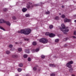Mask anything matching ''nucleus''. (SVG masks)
Returning a JSON list of instances; mask_svg holds the SVG:
<instances>
[{
	"label": "nucleus",
	"mask_w": 76,
	"mask_h": 76,
	"mask_svg": "<svg viewBox=\"0 0 76 76\" xmlns=\"http://www.w3.org/2000/svg\"><path fill=\"white\" fill-rule=\"evenodd\" d=\"M31 30L30 28H26L20 31L21 34H23L25 35H28L30 34Z\"/></svg>",
	"instance_id": "f257e3e1"
},
{
	"label": "nucleus",
	"mask_w": 76,
	"mask_h": 76,
	"mask_svg": "<svg viewBox=\"0 0 76 76\" xmlns=\"http://www.w3.org/2000/svg\"><path fill=\"white\" fill-rule=\"evenodd\" d=\"M39 42H42L43 44H46L48 42V40L45 38H43L40 39Z\"/></svg>",
	"instance_id": "f03ea898"
},
{
	"label": "nucleus",
	"mask_w": 76,
	"mask_h": 76,
	"mask_svg": "<svg viewBox=\"0 0 76 76\" xmlns=\"http://www.w3.org/2000/svg\"><path fill=\"white\" fill-rule=\"evenodd\" d=\"M73 63V61H71L69 62L68 63H67L66 66L69 68H71V67H72V65L71 64H72Z\"/></svg>",
	"instance_id": "7ed1b4c3"
},
{
	"label": "nucleus",
	"mask_w": 76,
	"mask_h": 76,
	"mask_svg": "<svg viewBox=\"0 0 76 76\" xmlns=\"http://www.w3.org/2000/svg\"><path fill=\"white\" fill-rule=\"evenodd\" d=\"M31 4H32V3L31 2H29L28 4H27L26 7L27 9H29V8H31V7H34V6L33 5H31Z\"/></svg>",
	"instance_id": "20e7f679"
},
{
	"label": "nucleus",
	"mask_w": 76,
	"mask_h": 76,
	"mask_svg": "<svg viewBox=\"0 0 76 76\" xmlns=\"http://www.w3.org/2000/svg\"><path fill=\"white\" fill-rule=\"evenodd\" d=\"M61 31H62V32H63L64 34H66V32H69V30L68 29H66L65 30L62 28L61 29Z\"/></svg>",
	"instance_id": "39448f33"
},
{
	"label": "nucleus",
	"mask_w": 76,
	"mask_h": 76,
	"mask_svg": "<svg viewBox=\"0 0 76 76\" xmlns=\"http://www.w3.org/2000/svg\"><path fill=\"white\" fill-rule=\"evenodd\" d=\"M71 21V20L70 19H67V18H65L64 19V22H70Z\"/></svg>",
	"instance_id": "423d86ee"
},
{
	"label": "nucleus",
	"mask_w": 76,
	"mask_h": 76,
	"mask_svg": "<svg viewBox=\"0 0 76 76\" xmlns=\"http://www.w3.org/2000/svg\"><path fill=\"white\" fill-rule=\"evenodd\" d=\"M5 22H6V21L4 19H0V23H5Z\"/></svg>",
	"instance_id": "0eeeda50"
},
{
	"label": "nucleus",
	"mask_w": 76,
	"mask_h": 76,
	"mask_svg": "<svg viewBox=\"0 0 76 76\" xmlns=\"http://www.w3.org/2000/svg\"><path fill=\"white\" fill-rule=\"evenodd\" d=\"M61 26L62 28L61 29H67L68 28H69L68 27H65V26L64 25V24H62L61 25Z\"/></svg>",
	"instance_id": "6e6552de"
},
{
	"label": "nucleus",
	"mask_w": 76,
	"mask_h": 76,
	"mask_svg": "<svg viewBox=\"0 0 76 76\" xmlns=\"http://www.w3.org/2000/svg\"><path fill=\"white\" fill-rule=\"evenodd\" d=\"M55 34H53V33H50L49 34V37H51V38H52L53 37H54L55 36Z\"/></svg>",
	"instance_id": "1a4fd4ad"
},
{
	"label": "nucleus",
	"mask_w": 76,
	"mask_h": 76,
	"mask_svg": "<svg viewBox=\"0 0 76 76\" xmlns=\"http://www.w3.org/2000/svg\"><path fill=\"white\" fill-rule=\"evenodd\" d=\"M22 11L23 12H25L27 11V9L25 8H24L22 9Z\"/></svg>",
	"instance_id": "9d476101"
},
{
	"label": "nucleus",
	"mask_w": 76,
	"mask_h": 76,
	"mask_svg": "<svg viewBox=\"0 0 76 76\" xmlns=\"http://www.w3.org/2000/svg\"><path fill=\"white\" fill-rule=\"evenodd\" d=\"M5 23H6L7 25L9 26H10V25H11V24H10V22H9L5 21Z\"/></svg>",
	"instance_id": "9b49d317"
},
{
	"label": "nucleus",
	"mask_w": 76,
	"mask_h": 76,
	"mask_svg": "<svg viewBox=\"0 0 76 76\" xmlns=\"http://www.w3.org/2000/svg\"><path fill=\"white\" fill-rule=\"evenodd\" d=\"M50 67H56V65L53 64H50L49 65Z\"/></svg>",
	"instance_id": "f8f14e48"
},
{
	"label": "nucleus",
	"mask_w": 76,
	"mask_h": 76,
	"mask_svg": "<svg viewBox=\"0 0 76 76\" xmlns=\"http://www.w3.org/2000/svg\"><path fill=\"white\" fill-rule=\"evenodd\" d=\"M12 58H16V57H18V56L16 55H13L12 56Z\"/></svg>",
	"instance_id": "ddd939ff"
},
{
	"label": "nucleus",
	"mask_w": 76,
	"mask_h": 76,
	"mask_svg": "<svg viewBox=\"0 0 76 76\" xmlns=\"http://www.w3.org/2000/svg\"><path fill=\"white\" fill-rule=\"evenodd\" d=\"M33 70L34 71H36V70H37V67L34 66L33 68Z\"/></svg>",
	"instance_id": "4468645a"
},
{
	"label": "nucleus",
	"mask_w": 76,
	"mask_h": 76,
	"mask_svg": "<svg viewBox=\"0 0 76 76\" xmlns=\"http://www.w3.org/2000/svg\"><path fill=\"white\" fill-rule=\"evenodd\" d=\"M59 39H56L55 40V42H58L59 41Z\"/></svg>",
	"instance_id": "2eb2a0df"
},
{
	"label": "nucleus",
	"mask_w": 76,
	"mask_h": 76,
	"mask_svg": "<svg viewBox=\"0 0 76 76\" xmlns=\"http://www.w3.org/2000/svg\"><path fill=\"white\" fill-rule=\"evenodd\" d=\"M25 52L27 53H29V50H25Z\"/></svg>",
	"instance_id": "dca6fc26"
},
{
	"label": "nucleus",
	"mask_w": 76,
	"mask_h": 76,
	"mask_svg": "<svg viewBox=\"0 0 76 76\" xmlns=\"http://www.w3.org/2000/svg\"><path fill=\"white\" fill-rule=\"evenodd\" d=\"M53 28V26L52 25H51L49 26L50 29H52Z\"/></svg>",
	"instance_id": "f3484780"
},
{
	"label": "nucleus",
	"mask_w": 76,
	"mask_h": 76,
	"mask_svg": "<svg viewBox=\"0 0 76 76\" xmlns=\"http://www.w3.org/2000/svg\"><path fill=\"white\" fill-rule=\"evenodd\" d=\"M22 69L21 68H18V71L19 72H21V71H22Z\"/></svg>",
	"instance_id": "a211bd4d"
},
{
	"label": "nucleus",
	"mask_w": 76,
	"mask_h": 76,
	"mask_svg": "<svg viewBox=\"0 0 76 76\" xmlns=\"http://www.w3.org/2000/svg\"><path fill=\"white\" fill-rule=\"evenodd\" d=\"M19 67H22L23 66V64H22V63H21L19 64Z\"/></svg>",
	"instance_id": "6ab92c4d"
},
{
	"label": "nucleus",
	"mask_w": 76,
	"mask_h": 76,
	"mask_svg": "<svg viewBox=\"0 0 76 76\" xmlns=\"http://www.w3.org/2000/svg\"><path fill=\"white\" fill-rule=\"evenodd\" d=\"M28 57V55H27L26 54H24V55H23V57L24 58H27Z\"/></svg>",
	"instance_id": "aec40b11"
},
{
	"label": "nucleus",
	"mask_w": 76,
	"mask_h": 76,
	"mask_svg": "<svg viewBox=\"0 0 76 76\" xmlns=\"http://www.w3.org/2000/svg\"><path fill=\"white\" fill-rule=\"evenodd\" d=\"M50 33L48 32H47L45 33L46 35H47V36L49 35V37H50Z\"/></svg>",
	"instance_id": "412c9836"
},
{
	"label": "nucleus",
	"mask_w": 76,
	"mask_h": 76,
	"mask_svg": "<svg viewBox=\"0 0 76 76\" xmlns=\"http://www.w3.org/2000/svg\"><path fill=\"white\" fill-rule=\"evenodd\" d=\"M55 19H56V20H58L59 19V17L58 16H56L55 18Z\"/></svg>",
	"instance_id": "4be33fe9"
},
{
	"label": "nucleus",
	"mask_w": 76,
	"mask_h": 76,
	"mask_svg": "<svg viewBox=\"0 0 76 76\" xmlns=\"http://www.w3.org/2000/svg\"><path fill=\"white\" fill-rule=\"evenodd\" d=\"M0 29H2L3 31H5V29L4 28H3V27H1V26H0Z\"/></svg>",
	"instance_id": "5701e85b"
},
{
	"label": "nucleus",
	"mask_w": 76,
	"mask_h": 76,
	"mask_svg": "<svg viewBox=\"0 0 76 76\" xmlns=\"http://www.w3.org/2000/svg\"><path fill=\"white\" fill-rule=\"evenodd\" d=\"M69 72H70V73H72V72H73V69H71L69 70Z\"/></svg>",
	"instance_id": "b1692460"
},
{
	"label": "nucleus",
	"mask_w": 76,
	"mask_h": 76,
	"mask_svg": "<svg viewBox=\"0 0 76 76\" xmlns=\"http://www.w3.org/2000/svg\"><path fill=\"white\" fill-rule=\"evenodd\" d=\"M10 53V52L9 51H7L6 52V54L9 55Z\"/></svg>",
	"instance_id": "393cba45"
},
{
	"label": "nucleus",
	"mask_w": 76,
	"mask_h": 76,
	"mask_svg": "<svg viewBox=\"0 0 76 76\" xmlns=\"http://www.w3.org/2000/svg\"><path fill=\"white\" fill-rule=\"evenodd\" d=\"M42 58H45V56H44V55H42L41 56Z\"/></svg>",
	"instance_id": "a878e982"
},
{
	"label": "nucleus",
	"mask_w": 76,
	"mask_h": 76,
	"mask_svg": "<svg viewBox=\"0 0 76 76\" xmlns=\"http://www.w3.org/2000/svg\"><path fill=\"white\" fill-rule=\"evenodd\" d=\"M33 45H37V43H36L35 42H34L33 43Z\"/></svg>",
	"instance_id": "bb28decb"
},
{
	"label": "nucleus",
	"mask_w": 76,
	"mask_h": 76,
	"mask_svg": "<svg viewBox=\"0 0 76 76\" xmlns=\"http://www.w3.org/2000/svg\"><path fill=\"white\" fill-rule=\"evenodd\" d=\"M12 18L14 20H15V19H16V17L14 16L12 17Z\"/></svg>",
	"instance_id": "cd10ccee"
},
{
	"label": "nucleus",
	"mask_w": 76,
	"mask_h": 76,
	"mask_svg": "<svg viewBox=\"0 0 76 76\" xmlns=\"http://www.w3.org/2000/svg\"><path fill=\"white\" fill-rule=\"evenodd\" d=\"M67 39H68L67 38H65L64 39L63 41H67Z\"/></svg>",
	"instance_id": "c85d7f7f"
},
{
	"label": "nucleus",
	"mask_w": 76,
	"mask_h": 76,
	"mask_svg": "<svg viewBox=\"0 0 76 76\" xmlns=\"http://www.w3.org/2000/svg\"><path fill=\"white\" fill-rule=\"evenodd\" d=\"M39 48H37L35 50V51H36V52H38V51H39Z\"/></svg>",
	"instance_id": "c756f323"
},
{
	"label": "nucleus",
	"mask_w": 76,
	"mask_h": 76,
	"mask_svg": "<svg viewBox=\"0 0 76 76\" xmlns=\"http://www.w3.org/2000/svg\"><path fill=\"white\" fill-rule=\"evenodd\" d=\"M18 51H22V48H20L18 49Z\"/></svg>",
	"instance_id": "7c9ffc66"
},
{
	"label": "nucleus",
	"mask_w": 76,
	"mask_h": 76,
	"mask_svg": "<svg viewBox=\"0 0 76 76\" xmlns=\"http://www.w3.org/2000/svg\"><path fill=\"white\" fill-rule=\"evenodd\" d=\"M30 15L28 14H27L25 15L26 17H29Z\"/></svg>",
	"instance_id": "2f4dec72"
},
{
	"label": "nucleus",
	"mask_w": 76,
	"mask_h": 76,
	"mask_svg": "<svg viewBox=\"0 0 76 76\" xmlns=\"http://www.w3.org/2000/svg\"><path fill=\"white\" fill-rule=\"evenodd\" d=\"M13 47V45H9V47H10V48H12V47Z\"/></svg>",
	"instance_id": "473e14b6"
},
{
	"label": "nucleus",
	"mask_w": 76,
	"mask_h": 76,
	"mask_svg": "<svg viewBox=\"0 0 76 76\" xmlns=\"http://www.w3.org/2000/svg\"><path fill=\"white\" fill-rule=\"evenodd\" d=\"M3 10H4L5 12H6V11L7 10V8L3 9Z\"/></svg>",
	"instance_id": "72a5a7b5"
},
{
	"label": "nucleus",
	"mask_w": 76,
	"mask_h": 76,
	"mask_svg": "<svg viewBox=\"0 0 76 76\" xmlns=\"http://www.w3.org/2000/svg\"><path fill=\"white\" fill-rule=\"evenodd\" d=\"M61 17L62 18H65V15H61Z\"/></svg>",
	"instance_id": "f704fd0d"
},
{
	"label": "nucleus",
	"mask_w": 76,
	"mask_h": 76,
	"mask_svg": "<svg viewBox=\"0 0 76 76\" xmlns=\"http://www.w3.org/2000/svg\"><path fill=\"white\" fill-rule=\"evenodd\" d=\"M51 76H55V74L52 73L50 75Z\"/></svg>",
	"instance_id": "c9c22d12"
},
{
	"label": "nucleus",
	"mask_w": 76,
	"mask_h": 76,
	"mask_svg": "<svg viewBox=\"0 0 76 76\" xmlns=\"http://www.w3.org/2000/svg\"><path fill=\"white\" fill-rule=\"evenodd\" d=\"M31 58H28V61H31Z\"/></svg>",
	"instance_id": "e433bc0d"
},
{
	"label": "nucleus",
	"mask_w": 76,
	"mask_h": 76,
	"mask_svg": "<svg viewBox=\"0 0 76 76\" xmlns=\"http://www.w3.org/2000/svg\"><path fill=\"white\" fill-rule=\"evenodd\" d=\"M32 53H34V52H35V50L33 49V50H32Z\"/></svg>",
	"instance_id": "4c0bfd02"
},
{
	"label": "nucleus",
	"mask_w": 76,
	"mask_h": 76,
	"mask_svg": "<svg viewBox=\"0 0 76 76\" xmlns=\"http://www.w3.org/2000/svg\"><path fill=\"white\" fill-rule=\"evenodd\" d=\"M46 14H50V12L48 11L46 12Z\"/></svg>",
	"instance_id": "58836bf2"
},
{
	"label": "nucleus",
	"mask_w": 76,
	"mask_h": 76,
	"mask_svg": "<svg viewBox=\"0 0 76 76\" xmlns=\"http://www.w3.org/2000/svg\"><path fill=\"white\" fill-rule=\"evenodd\" d=\"M74 35H76V31H75L74 33Z\"/></svg>",
	"instance_id": "ea45409f"
},
{
	"label": "nucleus",
	"mask_w": 76,
	"mask_h": 76,
	"mask_svg": "<svg viewBox=\"0 0 76 76\" xmlns=\"http://www.w3.org/2000/svg\"><path fill=\"white\" fill-rule=\"evenodd\" d=\"M14 50H15V48H12L11 49V51H13Z\"/></svg>",
	"instance_id": "a19ab883"
},
{
	"label": "nucleus",
	"mask_w": 76,
	"mask_h": 76,
	"mask_svg": "<svg viewBox=\"0 0 76 76\" xmlns=\"http://www.w3.org/2000/svg\"><path fill=\"white\" fill-rule=\"evenodd\" d=\"M64 47H67V45L66 44H65L64 45Z\"/></svg>",
	"instance_id": "79ce46f5"
},
{
	"label": "nucleus",
	"mask_w": 76,
	"mask_h": 76,
	"mask_svg": "<svg viewBox=\"0 0 76 76\" xmlns=\"http://www.w3.org/2000/svg\"><path fill=\"white\" fill-rule=\"evenodd\" d=\"M73 38H76V37L75 36H73L72 37Z\"/></svg>",
	"instance_id": "37998d69"
},
{
	"label": "nucleus",
	"mask_w": 76,
	"mask_h": 76,
	"mask_svg": "<svg viewBox=\"0 0 76 76\" xmlns=\"http://www.w3.org/2000/svg\"><path fill=\"white\" fill-rule=\"evenodd\" d=\"M62 8H64V6H62Z\"/></svg>",
	"instance_id": "c03bdc74"
},
{
	"label": "nucleus",
	"mask_w": 76,
	"mask_h": 76,
	"mask_svg": "<svg viewBox=\"0 0 76 76\" xmlns=\"http://www.w3.org/2000/svg\"><path fill=\"white\" fill-rule=\"evenodd\" d=\"M18 33H20V31H18Z\"/></svg>",
	"instance_id": "a18cd8bd"
},
{
	"label": "nucleus",
	"mask_w": 76,
	"mask_h": 76,
	"mask_svg": "<svg viewBox=\"0 0 76 76\" xmlns=\"http://www.w3.org/2000/svg\"><path fill=\"white\" fill-rule=\"evenodd\" d=\"M38 71H40V70H41V69H39L38 70Z\"/></svg>",
	"instance_id": "49530a36"
},
{
	"label": "nucleus",
	"mask_w": 76,
	"mask_h": 76,
	"mask_svg": "<svg viewBox=\"0 0 76 76\" xmlns=\"http://www.w3.org/2000/svg\"><path fill=\"white\" fill-rule=\"evenodd\" d=\"M38 6V5H37V4H35V6Z\"/></svg>",
	"instance_id": "de8ad7c7"
},
{
	"label": "nucleus",
	"mask_w": 76,
	"mask_h": 76,
	"mask_svg": "<svg viewBox=\"0 0 76 76\" xmlns=\"http://www.w3.org/2000/svg\"><path fill=\"white\" fill-rule=\"evenodd\" d=\"M72 76H75L74 75H72Z\"/></svg>",
	"instance_id": "09e8293b"
},
{
	"label": "nucleus",
	"mask_w": 76,
	"mask_h": 76,
	"mask_svg": "<svg viewBox=\"0 0 76 76\" xmlns=\"http://www.w3.org/2000/svg\"><path fill=\"white\" fill-rule=\"evenodd\" d=\"M16 76H19V75H15Z\"/></svg>",
	"instance_id": "8fccbe9b"
},
{
	"label": "nucleus",
	"mask_w": 76,
	"mask_h": 76,
	"mask_svg": "<svg viewBox=\"0 0 76 76\" xmlns=\"http://www.w3.org/2000/svg\"><path fill=\"white\" fill-rule=\"evenodd\" d=\"M74 17H76V15H74Z\"/></svg>",
	"instance_id": "3c124183"
},
{
	"label": "nucleus",
	"mask_w": 76,
	"mask_h": 76,
	"mask_svg": "<svg viewBox=\"0 0 76 76\" xmlns=\"http://www.w3.org/2000/svg\"><path fill=\"white\" fill-rule=\"evenodd\" d=\"M75 22H76V20H74Z\"/></svg>",
	"instance_id": "603ef678"
},
{
	"label": "nucleus",
	"mask_w": 76,
	"mask_h": 76,
	"mask_svg": "<svg viewBox=\"0 0 76 76\" xmlns=\"http://www.w3.org/2000/svg\"><path fill=\"white\" fill-rule=\"evenodd\" d=\"M59 15H61V13H59Z\"/></svg>",
	"instance_id": "864d4df0"
},
{
	"label": "nucleus",
	"mask_w": 76,
	"mask_h": 76,
	"mask_svg": "<svg viewBox=\"0 0 76 76\" xmlns=\"http://www.w3.org/2000/svg\"><path fill=\"white\" fill-rule=\"evenodd\" d=\"M15 43V44H18V42H16Z\"/></svg>",
	"instance_id": "5fc2aeb1"
}]
</instances>
